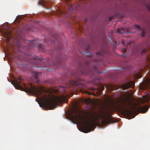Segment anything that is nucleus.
<instances>
[{
	"label": "nucleus",
	"instance_id": "34",
	"mask_svg": "<svg viewBox=\"0 0 150 150\" xmlns=\"http://www.w3.org/2000/svg\"><path fill=\"white\" fill-rule=\"evenodd\" d=\"M96 95H95V96H96Z\"/></svg>",
	"mask_w": 150,
	"mask_h": 150
},
{
	"label": "nucleus",
	"instance_id": "30",
	"mask_svg": "<svg viewBox=\"0 0 150 150\" xmlns=\"http://www.w3.org/2000/svg\"><path fill=\"white\" fill-rule=\"evenodd\" d=\"M146 94H149V93H147Z\"/></svg>",
	"mask_w": 150,
	"mask_h": 150
},
{
	"label": "nucleus",
	"instance_id": "23",
	"mask_svg": "<svg viewBox=\"0 0 150 150\" xmlns=\"http://www.w3.org/2000/svg\"><path fill=\"white\" fill-rule=\"evenodd\" d=\"M132 108L134 110V111H136V108H135V107H132Z\"/></svg>",
	"mask_w": 150,
	"mask_h": 150
},
{
	"label": "nucleus",
	"instance_id": "10",
	"mask_svg": "<svg viewBox=\"0 0 150 150\" xmlns=\"http://www.w3.org/2000/svg\"><path fill=\"white\" fill-rule=\"evenodd\" d=\"M147 100V99L145 100H143L142 99L138 100L137 102V103H134L135 106H136L137 105H140L141 104L144 103L146 100Z\"/></svg>",
	"mask_w": 150,
	"mask_h": 150
},
{
	"label": "nucleus",
	"instance_id": "32",
	"mask_svg": "<svg viewBox=\"0 0 150 150\" xmlns=\"http://www.w3.org/2000/svg\"><path fill=\"white\" fill-rule=\"evenodd\" d=\"M71 96H72V95H73V94H71Z\"/></svg>",
	"mask_w": 150,
	"mask_h": 150
},
{
	"label": "nucleus",
	"instance_id": "9",
	"mask_svg": "<svg viewBox=\"0 0 150 150\" xmlns=\"http://www.w3.org/2000/svg\"><path fill=\"white\" fill-rule=\"evenodd\" d=\"M135 27L136 28L139 30H141V35L142 36H144L145 34V32L144 30L142 29V28L138 25H135Z\"/></svg>",
	"mask_w": 150,
	"mask_h": 150
},
{
	"label": "nucleus",
	"instance_id": "35",
	"mask_svg": "<svg viewBox=\"0 0 150 150\" xmlns=\"http://www.w3.org/2000/svg\"><path fill=\"white\" fill-rule=\"evenodd\" d=\"M129 95H131V94H130Z\"/></svg>",
	"mask_w": 150,
	"mask_h": 150
},
{
	"label": "nucleus",
	"instance_id": "19",
	"mask_svg": "<svg viewBox=\"0 0 150 150\" xmlns=\"http://www.w3.org/2000/svg\"><path fill=\"white\" fill-rule=\"evenodd\" d=\"M86 55L89 57L91 56V54L89 52H87L86 53Z\"/></svg>",
	"mask_w": 150,
	"mask_h": 150
},
{
	"label": "nucleus",
	"instance_id": "16",
	"mask_svg": "<svg viewBox=\"0 0 150 150\" xmlns=\"http://www.w3.org/2000/svg\"><path fill=\"white\" fill-rule=\"evenodd\" d=\"M147 52V50L146 48L143 49L142 51V54H144L145 53H146Z\"/></svg>",
	"mask_w": 150,
	"mask_h": 150
},
{
	"label": "nucleus",
	"instance_id": "26",
	"mask_svg": "<svg viewBox=\"0 0 150 150\" xmlns=\"http://www.w3.org/2000/svg\"><path fill=\"white\" fill-rule=\"evenodd\" d=\"M141 76H139V77H138V78H141Z\"/></svg>",
	"mask_w": 150,
	"mask_h": 150
},
{
	"label": "nucleus",
	"instance_id": "21",
	"mask_svg": "<svg viewBox=\"0 0 150 150\" xmlns=\"http://www.w3.org/2000/svg\"><path fill=\"white\" fill-rule=\"evenodd\" d=\"M147 8H148V10L150 11V5H147Z\"/></svg>",
	"mask_w": 150,
	"mask_h": 150
},
{
	"label": "nucleus",
	"instance_id": "12",
	"mask_svg": "<svg viewBox=\"0 0 150 150\" xmlns=\"http://www.w3.org/2000/svg\"><path fill=\"white\" fill-rule=\"evenodd\" d=\"M4 34L5 36L7 37V38H9L11 36V32L8 30L5 31V32L4 33Z\"/></svg>",
	"mask_w": 150,
	"mask_h": 150
},
{
	"label": "nucleus",
	"instance_id": "7",
	"mask_svg": "<svg viewBox=\"0 0 150 150\" xmlns=\"http://www.w3.org/2000/svg\"><path fill=\"white\" fill-rule=\"evenodd\" d=\"M112 120L110 118H108L106 120H104L102 121V124L106 125L108 124L111 122Z\"/></svg>",
	"mask_w": 150,
	"mask_h": 150
},
{
	"label": "nucleus",
	"instance_id": "4",
	"mask_svg": "<svg viewBox=\"0 0 150 150\" xmlns=\"http://www.w3.org/2000/svg\"><path fill=\"white\" fill-rule=\"evenodd\" d=\"M27 43L29 45L33 47H38L40 48H42L43 45L40 44L39 43L35 40H30L28 41Z\"/></svg>",
	"mask_w": 150,
	"mask_h": 150
},
{
	"label": "nucleus",
	"instance_id": "22",
	"mask_svg": "<svg viewBox=\"0 0 150 150\" xmlns=\"http://www.w3.org/2000/svg\"><path fill=\"white\" fill-rule=\"evenodd\" d=\"M127 49H123V51L124 53H125L127 51Z\"/></svg>",
	"mask_w": 150,
	"mask_h": 150
},
{
	"label": "nucleus",
	"instance_id": "27",
	"mask_svg": "<svg viewBox=\"0 0 150 150\" xmlns=\"http://www.w3.org/2000/svg\"><path fill=\"white\" fill-rule=\"evenodd\" d=\"M112 103H113V100H112Z\"/></svg>",
	"mask_w": 150,
	"mask_h": 150
},
{
	"label": "nucleus",
	"instance_id": "24",
	"mask_svg": "<svg viewBox=\"0 0 150 150\" xmlns=\"http://www.w3.org/2000/svg\"><path fill=\"white\" fill-rule=\"evenodd\" d=\"M133 93H129V92H128L127 93H125L124 94H133ZM120 94H122V93H121Z\"/></svg>",
	"mask_w": 150,
	"mask_h": 150
},
{
	"label": "nucleus",
	"instance_id": "3",
	"mask_svg": "<svg viewBox=\"0 0 150 150\" xmlns=\"http://www.w3.org/2000/svg\"><path fill=\"white\" fill-rule=\"evenodd\" d=\"M82 120V123H83L85 126L84 127L83 132L85 133H87L92 131L94 129V127L96 126V124L99 125L98 120L95 118L93 115L91 114V117L88 118V121L85 120L83 118L81 117Z\"/></svg>",
	"mask_w": 150,
	"mask_h": 150
},
{
	"label": "nucleus",
	"instance_id": "20",
	"mask_svg": "<svg viewBox=\"0 0 150 150\" xmlns=\"http://www.w3.org/2000/svg\"><path fill=\"white\" fill-rule=\"evenodd\" d=\"M77 110H74L73 111V113L76 114L77 113Z\"/></svg>",
	"mask_w": 150,
	"mask_h": 150
},
{
	"label": "nucleus",
	"instance_id": "5",
	"mask_svg": "<svg viewBox=\"0 0 150 150\" xmlns=\"http://www.w3.org/2000/svg\"><path fill=\"white\" fill-rule=\"evenodd\" d=\"M149 109V107L147 105L143 106H138L137 109L139 112L142 113L146 112Z\"/></svg>",
	"mask_w": 150,
	"mask_h": 150
},
{
	"label": "nucleus",
	"instance_id": "1",
	"mask_svg": "<svg viewBox=\"0 0 150 150\" xmlns=\"http://www.w3.org/2000/svg\"><path fill=\"white\" fill-rule=\"evenodd\" d=\"M18 81H14L12 82V84L17 89L24 91L27 93H30V94H39V93H45L48 94H52L59 92H65L66 91V88L67 87L71 88V90L72 91L69 94H78L79 93H85L86 94H100L105 88L106 89L109 88L110 90H116L120 88V84L116 85L113 84H110L108 86L106 85H103L99 83L100 79L98 78H95L93 81V83L96 86V88H90V91H92V92H88L85 93V91L81 89H77V88H84L85 86L82 82L81 79L79 78H77L75 81L72 80L68 82L67 83L66 86H57L55 88H51L47 89L43 86H38L36 87L31 83H23V86H21L20 83H22V79L21 77L18 78Z\"/></svg>",
	"mask_w": 150,
	"mask_h": 150
},
{
	"label": "nucleus",
	"instance_id": "28",
	"mask_svg": "<svg viewBox=\"0 0 150 150\" xmlns=\"http://www.w3.org/2000/svg\"><path fill=\"white\" fill-rule=\"evenodd\" d=\"M42 2H44V0H42Z\"/></svg>",
	"mask_w": 150,
	"mask_h": 150
},
{
	"label": "nucleus",
	"instance_id": "31",
	"mask_svg": "<svg viewBox=\"0 0 150 150\" xmlns=\"http://www.w3.org/2000/svg\"><path fill=\"white\" fill-rule=\"evenodd\" d=\"M89 95H93V94H89Z\"/></svg>",
	"mask_w": 150,
	"mask_h": 150
},
{
	"label": "nucleus",
	"instance_id": "33",
	"mask_svg": "<svg viewBox=\"0 0 150 150\" xmlns=\"http://www.w3.org/2000/svg\"><path fill=\"white\" fill-rule=\"evenodd\" d=\"M28 95H31V94H29Z\"/></svg>",
	"mask_w": 150,
	"mask_h": 150
},
{
	"label": "nucleus",
	"instance_id": "25",
	"mask_svg": "<svg viewBox=\"0 0 150 150\" xmlns=\"http://www.w3.org/2000/svg\"><path fill=\"white\" fill-rule=\"evenodd\" d=\"M146 96H144V97H148V95H149V94H146Z\"/></svg>",
	"mask_w": 150,
	"mask_h": 150
},
{
	"label": "nucleus",
	"instance_id": "13",
	"mask_svg": "<svg viewBox=\"0 0 150 150\" xmlns=\"http://www.w3.org/2000/svg\"><path fill=\"white\" fill-rule=\"evenodd\" d=\"M33 59L34 60L36 61V63H38V62H39L40 61V59L39 58V57L37 56H35L33 58Z\"/></svg>",
	"mask_w": 150,
	"mask_h": 150
},
{
	"label": "nucleus",
	"instance_id": "14",
	"mask_svg": "<svg viewBox=\"0 0 150 150\" xmlns=\"http://www.w3.org/2000/svg\"><path fill=\"white\" fill-rule=\"evenodd\" d=\"M118 33H120L122 34L125 32L124 30L122 28L118 30Z\"/></svg>",
	"mask_w": 150,
	"mask_h": 150
},
{
	"label": "nucleus",
	"instance_id": "2",
	"mask_svg": "<svg viewBox=\"0 0 150 150\" xmlns=\"http://www.w3.org/2000/svg\"><path fill=\"white\" fill-rule=\"evenodd\" d=\"M35 95L36 97L35 101L38 102L40 107L47 110H51L58 105L59 103H67L70 94L60 96H55L54 94Z\"/></svg>",
	"mask_w": 150,
	"mask_h": 150
},
{
	"label": "nucleus",
	"instance_id": "15",
	"mask_svg": "<svg viewBox=\"0 0 150 150\" xmlns=\"http://www.w3.org/2000/svg\"><path fill=\"white\" fill-rule=\"evenodd\" d=\"M49 42H50L51 43L52 42H54V41L53 40H50V41H47L46 40L45 41V42L47 43V44H48V45H50V43H49Z\"/></svg>",
	"mask_w": 150,
	"mask_h": 150
},
{
	"label": "nucleus",
	"instance_id": "18",
	"mask_svg": "<svg viewBox=\"0 0 150 150\" xmlns=\"http://www.w3.org/2000/svg\"><path fill=\"white\" fill-rule=\"evenodd\" d=\"M81 73L83 75H86L87 74V73L84 70L82 71H81Z\"/></svg>",
	"mask_w": 150,
	"mask_h": 150
},
{
	"label": "nucleus",
	"instance_id": "6",
	"mask_svg": "<svg viewBox=\"0 0 150 150\" xmlns=\"http://www.w3.org/2000/svg\"><path fill=\"white\" fill-rule=\"evenodd\" d=\"M91 99H83L80 100H78L76 102V104H77L78 103L80 102L83 103L84 102L88 104L91 103Z\"/></svg>",
	"mask_w": 150,
	"mask_h": 150
},
{
	"label": "nucleus",
	"instance_id": "11",
	"mask_svg": "<svg viewBox=\"0 0 150 150\" xmlns=\"http://www.w3.org/2000/svg\"><path fill=\"white\" fill-rule=\"evenodd\" d=\"M107 51L106 50H102L99 52H96L97 55H100L101 56H103V54L107 53Z\"/></svg>",
	"mask_w": 150,
	"mask_h": 150
},
{
	"label": "nucleus",
	"instance_id": "17",
	"mask_svg": "<svg viewBox=\"0 0 150 150\" xmlns=\"http://www.w3.org/2000/svg\"><path fill=\"white\" fill-rule=\"evenodd\" d=\"M127 113L129 115H130V114H132L133 113V112L131 110H127Z\"/></svg>",
	"mask_w": 150,
	"mask_h": 150
},
{
	"label": "nucleus",
	"instance_id": "29",
	"mask_svg": "<svg viewBox=\"0 0 150 150\" xmlns=\"http://www.w3.org/2000/svg\"><path fill=\"white\" fill-rule=\"evenodd\" d=\"M106 95V94H104L105 96V95Z\"/></svg>",
	"mask_w": 150,
	"mask_h": 150
},
{
	"label": "nucleus",
	"instance_id": "8",
	"mask_svg": "<svg viewBox=\"0 0 150 150\" xmlns=\"http://www.w3.org/2000/svg\"><path fill=\"white\" fill-rule=\"evenodd\" d=\"M40 73L38 72H34L33 73L34 78L35 79V82L36 83H39V81L38 78V76L40 74Z\"/></svg>",
	"mask_w": 150,
	"mask_h": 150
}]
</instances>
